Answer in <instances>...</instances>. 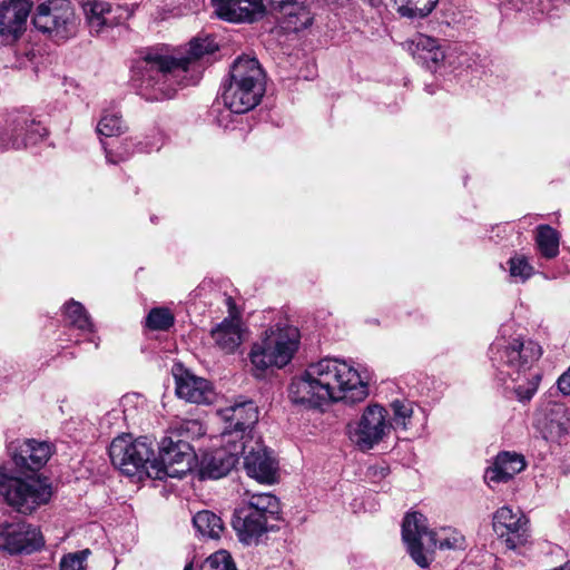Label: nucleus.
<instances>
[{
	"instance_id": "6e6552de",
	"label": "nucleus",
	"mask_w": 570,
	"mask_h": 570,
	"mask_svg": "<svg viewBox=\"0 0 570 570\" xmlns=\"http://www.w3.org/2000/svg\"><path fill=\"white\" fill-rule=\"evenodd\" d=\"M112 464L128 476H151L149 469H155L153 443L147 438L134 439L122 434L112 440L109 446Z\"/></svg>"
},
{
	"instance_id": "dca6fc26",
	"label": "nucleus",
	"mask_w": 570,
	"mask_h": 570,
	"mask_svg": "<svg viewBox=\"0 0 570 570\" xmlns=\"http://www.w3.org/2000/svg\"><path fill=\"white\" fill-rule=\"evenodd\" d=\"M493 531L510 550L524 546L528 541V519L510 507L498 509L493 515Z\"/></svg>"
},
{
	"instance_id": "a19ab883",
	"label": "nucleus",
	"mask_w": 570,
	"mask_h": 570,
	"mask_svg": "<svg viewBox=\"0 0 570 570\" xmlns=\"http://www.w3.org/2000/svg\"><path fill=\"white\" fill-rule=\"evenodd\" d=\"M102 147L106 153V159L109 164H118L127 158V156L114 154V151L109 150L105 144L102 145Z\"/></svg>"
},
{
	"instance_id": "39448f33",
	"label": "nucleus",
	"mask_w": 570,
	"mask_h": 570,
	"mask_svg": "<svg viewBox=\"0 0 570 570\" xmlns=\"http://www.w3.org/2000/svg\"><path fill=\"white\" fill-rule=\"evenodd\" d=\"M0 495L6 503L21 514H31L52 497V488L46 478L38 474H14L0 468Z\"/></svg>"
},
{
	"instance_id": "4be33fe9",
	"label": "nucleus",
	"mask_w": 570,
	"mask_h": 570,
	"mask_svg": "<svg viewBox=\"0 0 570 570\" xmlns=\"http://www.w3.org/2000/svg\"><path fill=\"white\" fill-rule=\"evenodd\" d=\"M314 0H282L274 6L284 29L293 32L306 29L313 23Z\"/></svg>"
},
{
	"instance_id": "b1692460",
	"label": "nucleus",
	"mask_w": 570,
	"mask_h": 570,
	"mask_svg": "<svg viewBox=\"0 0 570 570\" xmlns=\"http://www.w3.org/2000/svg\"><path fill=\"white\" fill-rule=\"evenodd\" d=\"M268 520L250 508L240 505L234 512L232 525L240 542L245 544L256 543L267 532Z\"/></svg>"
},
{
	"instance_id": "0eeeda50",
	"label": "nucleus",
	"mask_w": 570,
	"mask_h": 570,
	"mask_svg": "<svg viewBox=\"0 0 570 570\" xmlns=\"http://www.w3.org/2000/svg\"><path fill=\"white\" fill-rule=\"evenodd\" d=\"M299 333L293 326H274L267 330L262 340L255 343L249 360L261 376L268 367H283L289 363L298 347Z\"/></svg>"
},
{
	"instance_id": "79ce46f5",
	"label": "nucleus",
	"mask_w": 570,
	"mask_h": 570,
	"mask_svg": "<svg viewBox=\"0 0 570 570\" xmlns=\"http://www.w3.org/2000/svg\"><path fill=\"white\" fill-rule=\"evenodd\" d=\"M226 304L228 306L229 317H236L234 315L235 303H234V299L230 296L226 297Z\"/></svg>"
},
{
	"instance_id": "f257e3e1",
	"label": "nucleus",
	"mask_w": 570,
	"mask_h": 570,
	"mask_svg": "<svg viewBox=\"0 0 570 570\" xmlns=\"http://www.w3.org/2000/svg\"><path fill=\"white\" fill-rule=\"evenodd\" d=\"M288 393L295 404L320 407L338 401L361 402L367 396L368 387L357 370L347 362L325 357L309 364L299 376L293 379Z\"/></svg>"
},
{
	"instance_id": "f704fd0d",
	"label": "nucleus",
	"mask_w": 570,
	"mask_h": 570,
	"mask_svg": "<svg viewBox=\"0 0 570 570\" xmlns=\"http://www.w3.org/2000/svg\"><path fill=\"white\" fill-rule=\"evenodd\" d=\"M394 2L402 17L425 18L433 11L439 0H394Z\"/></svg>"
},
{
	"instance_id": "72a5a7b5",
	"label": "nucleus",
	"mask_w": 570,
	"mask_h": 570,
	"mask_svg": "<svg viewBox=\"0 0 570 570\" xmlns=\"http://www.w3.org/2000/svg\"><path fill=\"white\" fill-rule=\"evenodd\" d=\"M393 416L390 421L391 429L405 431L411 428L414 414L413 403L407 400H395L391 404Z\"/></svg>"
},
{
	"instance_id": "20e7f679",
	"label": "nucleus",
	"mask_w": 570,
	"mask_h": 570,
	"mask_svg": "<svg viewBox=\"0 0 570 570\" xmlns=\"http://www.w3.org/2000/svg\"><path fill=\"white\" fill-rule=\"evenodd\" d=\"M265 94V73L254 57H238L230 67L229 82L224 86L222 98L234 114H245L255 108Z\"/></svg>"
},
{
	"instance_id": "1a4fd4ad",
	"label": "nucleus",
	"mask_w": 570,
	"mask_h": 570,
	"mask_svg": "<svg viewBox=\"0 0 570 570\" xmlns=\"http://www.w3.org/2000/svg\"><path fill=\"white\" fill-rule=\"evenodd\" d=\"M47 136V128L24 111L10 112L0 119V151L28 148Z\"/></svg>"
},
{
	"instance_id": "393cba45",
	"label": "nucleus",
	"mask_w": 570,
	"mask_h": 570,
	"mask_svg": "<svg viewBox=\"0 0 570 570\" xmlns=\"http://www.w3.org/2000/svg\"><path fill=\"white\" fill-rule=\"evenodd\" d=\"M404 47L419 63L430 70H435L445 58L439 40L422 33L407 39Z\"/></svg>"
},
{
	"instance_id": "9b49d317",
	"label": "nucleus",
	"mask_w": 570,
	"mask_h": 570,
	"mask_svg": "<svg viewBox=\"0 0 570 570\" xmlns=\"http://www.w3.org/2000/svg\"><path fill=\"white\" fill-rule=\"evenodd\" d=\"M154 462L155 478L163 479L169 476L180 479L191 471L195 453L188 442L167 436L161 440L158 458L154 456Z\"/></svg>"
},
{
	"instance_id": "ddd939ff",
	"label": "nucleus",
	"mask_w": 570,
	"mask_h": 570,
	"mask_svg": "<svg viewBox=\"0 0 570 570\" xmlns=\"http://www.w3.org/2000/svg\"><path fill=\"white\" fill-rule=\"evenodd\" d=\"M43 543L40 530L23 520L0 523V550L10 554L32 553Z\"/></svg>"
},
{
	"instance_id": "f8f14e48",
	"label": "nucleus",
	"mask_w": 570,
	"mask_h": 570,
	"mask_svg": "<svg viewBox=\"0 0 570 570\" xmlns=\"http://www.w3.org/2000/svg\"><path fill=\"white\" fill-rule=\"evenodd\" d=\"M391 431L389 412L379 404L365 407L356 428L351 432V440L362 451H368L380 443Z\"/></svg>"
},
{
	"instance_id": "cd10ccee",
	"label": "nucleus",
	"mask_w": 570,
	"mask_h": 570,
	"mask_svg": "<svg viewBox=\"0 0 570 570\" xmlns=\"http://www.w3.org/2000/svg\"><path fill=\"white\" fill-rule=\"evenodd\" d=\"M62 313L68 327L76 328L82 334L94 333L95 325L81 303L70 299L63 305Z\"/></svg>"
},
{
	"instance_id": "473e14b6",
	"label": "nucleus",
	"mask_w": 570,
	"mask_h": 570,
	"mask_svg": "<svg viewBox=\"0 0 570 570\" xmlns=\"http://www.w3.org/2000/svg\"><path fill=\"white\" fill-rule=\"evenodd\" d=\"M126 129L121 112L116 108L105 110L97 126V132L105 137L119 136Z\"/></svg>"
},
{
	"instance_id": "a211bd4d",
	"label": "nucleus",
	"mask_w": 570,
	"mask_h": 570,
	"mask_svg": "<svg viewBox=\"0 0 570 570\" xmlns=\"http://www.w3.org/2000/svg\"><path fill=\"white\" fill-rule=\"evenodd\" d=\"M12 461L19 471H30V474H37L50 459L52 445L49 442L26 439L17 441L9 446Z\"/></svg>"
},
{
	"instance_id": "f3484780",
	"label": "nucleus",
	"mask_w": 570,
	"mask_h": 570,
	"mask_svg": "<svg viewBox=\"0 0 570 570\" xmlns=\"http://www.w3.org/2000/svg\"><path fill=\"white\" fill-rule=\"evenodd\" d=\"M240 455L244 456V468L249 478L263 484H273L277 481L278 462L259 439L248 443Z\"/></svg>"
},
{
	"instance_id": "c756f323",
	"label": "nucleus",
	"mask_w": 570,
	"mask_h": 570,
	"mask_svg": "<svg viewBox=\"0 0 570 570\" xmlns=\"http://www.w3.org/2000/svg\"><path fill=\"white\" fill-rule=\"evenodd\" d=\"M534 240L538 250L546 259H552L559 255L560 235L550 225H539Z\"/></svg>"
},
{
	"instance_id": "2f4dec72",
	"label": "nucleus",
	"mask_w": 570,
	"mask_h": 570,
	"mask_svg": "<svg viewBox=\"0 0 570 570\" xmlns=\"http://www.w3.org/2000/svg\"><path fill=\"white\" fill-rule=\"evenodd\" d=\"M193 524L204 537L217 539L224 530L222 519L212 511L204 510L193 517Z\"/></svg>"
},
{
	"instance_id": "2eb2a0df",
	"label": "nucleus",
	"mask_w": 570,
	"mask_h": 570,
	"mask_svg": "<svg viewBox=\"0 0 570 570\" xmlns=\"http://www.w3.org/2000/svg\"><path fill=\"white\" fill-rule=\"evenodd\" d=\"M82 9L91 35H100L119 26L132 14L128 7L104 0H88Z\"/></svg>"
},
{
	"instance_id": "423d86ee",
	"label": "nucleus",
	"mask_w": 570,
	"mask_h": 570,
	"mask_svg": "<svg viewBox=\"0 0 570 570\" xmlns=\"http://www.w3.org/2000/svg\"><path fill=\"white\" fill-rule=\"evenodd\" d=\"M402 537L411 558L421 568L430 566V560L423 552V538H426L433 548L439 547L440 549L453 550H464L466 548L464 535L456 529H443L441 534L429 531L426 518L419 512L405 515L402 524Z\"/></svg>"
},
{
	"instance_id": "412c9836",
	"label": "nucleus",
	"mask_w": 570,
	"mask_h": 570,
	"mask_svg": "<svg viewBox=\"0 0 570 570\" xmlns=\"http://www.w3.org/2000/svg\"><path fill=\"white\" fill-rule=\"evenodd\" d=\"M176 394L190 403L210 404L215 399V392L212 383L196 376L187 370L179 368V373H175Z\"/></svg>"
},
{
	"instance_id": "e433bc0d",
	"label": "nucleus",
	"mask_w": 570,
	"mask_h": 570,
	"mask_svg": "<svg viewBox=\"0 0 570 570\" xmlns=\"http://www.w3.org/2000/svg\"><path fill=\"white\" fill-rule=\"evenodd\" d=\"M175 322L173 313L166 307L150 309L146 317V325L153 331H167Z\"/></svg>"
},
{
	"instance_id": "7c9ffc66",
	"label": "nucleus",
	"mask_w": 570,
	"mask_h": 570,
	"mask_svg": "<svg viewBox=\"0 0 570 570\" xmlns=\"http://www.w3.org/2000/svg\"><path fill=\"white\" fill-rule=\"evenodd\" d=\"M569 431L570 417L563 406L557 405L548 416L544 438L552 441L558 440L569 433Z\"/></svg>"
},
{
	"instance_id": "a878e982",
	"label": "nucleus",
	"mask_w": 570,
	"mask_h": 570,
	"mask_svg": "<svg viewBox=\"0 0 570 570\" xmlns=\"http://www.w3.org/2000/svg\"><path fill=\"white\" fill-rule=\"evenodd\" d=\"M215 346L225 354H233L242 345L244 330L239 317H226L210 331Z\"/></svg>"
},
{
	"instance_id": "58836bf2",
	"label": "nucleus",
	"mask_w": 570,
	"mask_h": 570,
	"mask_svg": "<svg viewBox=\"0 0 570 570\" xmlns=\"http://www.w3.org/2000/svg\"><path fill=\"white\" fill-rule=\"evenodd\" d=\"M90 551L88 549L68 553L60 561V570H85V563Z\"/></svg>"
},
{
	"instance_id": "37998d69",
	"label": "nucleus",
	"mask_w": 570,
	"mask_h": 570,
	"mask_svg": "<svg viewBox=\"0 0 570 570\" xmlns=\"http://www.w3.org/2000/svg\"><path fill=\"white\" fill-rule=\"evenodd\" d=\"M191 569H193V566H191V563H189V564H187V566L185 567V569H184V570H191Z\"/></svg>"
},
{
	"instance_id": "ea45409f",
	"label": "nucleus",
	"mask_w": 570,
	"mask_h": 570,
	"mask_svg": "<svg viewBox=\"0 0 570 570\" xmlns=\"http://www.w3.org/2000/svg\"><path fill=\"white\" fill-rule=\"evenodd\" d=\"M557 383L563 395H570V367L559 377Z\"/></svg>"
},
{
	"instance_id": "4468645a",
	"label": "nucleus",
	"mask_w": 570,
	"mask_h": 570,
	"mask_svg": "<svg viewBox=\"0 0 570 570\" xmlns=\"http://www.w3.org/2000/svg\"><path fill=\"white\" fill-rule=\"evenodd\" d=\"M36 29L61 40L67 39L73 29V12L69 3H41L32 18Z\"/></svg>"
},
{
	"instance_id": "f03ea898",
	"label": "nucleus",
	"mask_w": 570,
	"mask_h": 570,
	"mask_svg": "<svg viewBox=\"0 0 570 570\" xmlns=\"http://www.w3.org/2000/svg\"><path fill=\"white\" fill-rule=\"evenodd\" d=\"M217 49V43L209 37L190 41L187 57L180 59L150 49L137 60L132 79L146 100L170 99L185 86L189 62L214 53Z\"/></svg>"
},
{
	"instance_id": "5701e85b",
	"label": "nucleus",
	"mask_w": 570,
	"mask_h": 570,
	"mask_svg": "<svg viewBox=\"0 0 570 570\" xmlns=\"http://www.w3.org/2000/svg\"><path fill=\"white\" fill-rule=\"evenodd\" d=\"M32 3L28 0H9L0 3V36L17 39L26 29Z\"/></svg>"
},
{
	"instance_id": "4c0bfd02",
	"label": "nucleus",
	"mask_w": 570,
	"mask_h": 570,
	"mask_svg": "<svg viewBox=\"0 0 570 570\" xmlns=\"http://www.w3.org/2000/svg\"><path fill=\"white\" fill-rule=\"evenodd\" d=\"M199 570H237V568L232 556L226 550H219L210 554Z\"/></svg>"
},
{
	"instance_id": "6ab92c4d",
	"label": "nucleus",
	"mask_w": 570,
	"mask_h": 570,
	"mask_svg": "<svg viewBox=\"0 0 570 570\" xmlns=\"http://www.w3.org/2000/svg\"><path fill=\"white\" fill-rule=\"evenodd\" d=\"M245 452V445L242 442L226 444L204 455L200 463V474L203 479H220L227 475L238 462L240 453Z\"/></svg>"
},
{
	"instance_id": "c85d7f7f",
	"label": "nucleus",
	"mask_w": 570,
	"mask_h": 570,
	"mask_svg": "<svg viewBox=\"0 0 570 570\" xmlns=\"http://www.w3.org/2000/svg\"><path fill=\"white\" fill-rule=\"evenodd\" d=\"M247 499H244L243 505L250 508L254 512H258L265 519H275L279 512L278 499L271 493H250L246 491Z\"/></svg>"
},
{
	"instance_id": "bb28decb",
	"label": "nucleus",
	"mask_w": 570,
	"mask_h": 570,
	"mask_svg": "<svg viewBox=\"0 0 570 570\" xmlns=\"http://www.w3.org/2000/svg\"><path fill=\"white\" fill-rule=\"evenodd\" d=\"M527 466L525 459L517 452H500L493 465L485 471V479L490 482H508Z\"/></svg>"
},
{
	"instance_id": "7ed1b4c3",
	"label": "nucleus",
	"mask_w": 570,
	"mask_h": 570,
	"mask_svg": "<svg viewBox=\"0 0 570 570\" xmlns=\"http://www.w3.org/2000/svg\"><path fill=\"white\" fill-rule=\"evenodd\" d=\"M495 377L521 402L530 401L541 381L534 364L542 356L540 344L523 335L498 336L489 347Z\"/></svg>"
},
{
	"instance_id": "aec40b11",
	"label": "nucleus",
	"mask_w": 570,
	"mask_h": 570,
	"mask_svg": "<svg viewBox=\"0 0 570 570\" xmlns=\"http://www.w3.org/2000/svg\"><path fill=\"white\" fill-rule=\"evenodd\" d=\"M212 3L215 14L230 23H253L266 11L263 0H212Z\"/></svg>"
},
{
	"instance_id": "9d476101",
	"label": "nucleus",
	"mask_w": 570,
	"mask_h": 570,
	"mask_svg": "<svg viewBox=\"0 0 570 570\" xmlns=\"http://www.w3.org/2000/svg\"><path fill=\"white\" fill-rule=\"evenodd\" d=\"M219 415L225 422L222 433L224 443L242 442L247 449L248 443L254 442V426L258 422V409L252 400L235 402L219 410Z\"/></svg>"
},
{
	"instance_id": "c9c22d12",
	"label": "nucleus",
	"mask_w": 570,
	"mask_h": 570,
	"mask_svg": "<svg viewBox=\"0 0 570 570\" xmlns=\"http://www.w3.org/2000/svg\"><path fill=\"white\" fill-rule=\"evenodd\" d=\"M508 271L511 282L525 283L534 274V267L523 254L515 253L508 262Z\"/></svg>"
}]
</instances>
